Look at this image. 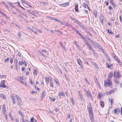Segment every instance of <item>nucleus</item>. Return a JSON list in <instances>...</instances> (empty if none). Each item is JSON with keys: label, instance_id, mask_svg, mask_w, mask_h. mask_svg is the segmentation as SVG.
<instances>
[{"label": "nucleus", "instance_id": "nucleus-1", "mask_svg": "<svg viewBox=\"0 0 122 122\" xmlns=\"http://www.w3.org/2000/svg\"><path fill=\"white\" fill-rule=\"evenodd\" d=\"M104 85L106 87L109 86L110 88H112V83L111 80L109 78L104 81Z\"/></svg>", "mask_w": 122, "mask_h": 122}, {"label": "nucleus", "instance_id": "nucleus-2", "mask_svg": "<svg viewBox=\"0 0 122 122\" xmlns=\"http://www.w3.org/2000/svg\"><path fill=\"white\" fill-rule=\"evenodd\" d=\"M114 77L118 79H119L120 77H121L120 73L118 71L117 72V73H116L115 71H114Z\"/></svg>", "mask_w": 122, "mask_h": 122}, {"label": "nucleus", "instance_id": "nucleus-3", "mask_svg": "<svg viewBox=\"0 0 122 122\" xmlns=\"http://www.w3.org/2000/svg\"><path fill=\"white\" fill-rule=\"evenodd\" d=\"M87 109L89 112H92V110L91 104L90 103L87 106Z\"/></svg>", "mask_w": 122, "mask_h": 122}, {"label": "nucleus", "instance_id": "nucleus-4", "mask_svg": "<svg viewBox=\"0 0 122 122\" xmlns=\"http://www.w3.org/2000/svg\"><path fill=\"white\" fill-rule=\"evenodd\" d=\"M86 93L87 97L88 98H90L92 100V97L91 95L90 92H88V91H86Z\"/></svg>", "mask_w": 122, "mask_h": 122}, {"label": "nucleus", "instance_id": "nucleus-5", "mask_svg": "<svg viewBox=\"0 0 122 122\" xmlns=\"http://www.w3.org/2000/svg\"><path fill=\"white\" fill-rule=\"evenodd\" d=\"M58 96L60 98H62V97H63L65 96L64 93L63 92H61L58 93Z\"/></svg>", "mask_w": 122, "mask_h": 122}, {"label": "nucleus", "instance_id": "nucleus-6", "mask_svg": "<svg viewBox=\"0 0 122 122\" xmlns=\"http://www.w3.org/2000/svg\"><path fill=\"white\" fill-rule=\"evenodd\" d=\"M120 109L118 108H116L114 110V113L116 114H118L120 112Z\"/></svg>", "mask_w": 122, "mask_h": 122}, {"label": "nucleus", "instance_id": "nucleus-7", "mask_svg": "<svg viewBox=\"0 0 122 122\" xmlns=\"http://www.w3.org/2000/svg\"><path fill=\"white\" fill-rule=\"evenodd\" d=\"M75 6V11L76 12H78L79 11L78 5L77 3H75L74 5Z\"/></svg>", "mask_w": 122, "mask_h": 122}, {"label": "nucleus", "instance_id": "nucleus-8", "mask_svg": "<svg viewBox=\"0 0 122 122\" xmlns=\"http://www.w3.org/2000/svg\"><path fill=\"white\" fill-rule=\"evenodd\" d=\"M2 106V110L3 113V114H5L6 113H5V112L6 110L5 106V104H4Z\"/></svg>", "mask_w": 122, "mask_h": 122}, {"label": "nucleus", "instance_id": "nucleus-9", "mask_svg": "<svg viewBox=\"0 0 122 122\" xmlns=\"http://www.w3.org/2000/svg\"><path fill=\"white\" fill-rule=\"evenodd\" d=\"M106 65L107 66V67L109 69H111L113 68L112 65L111 64L109 65L107 63L106 64Z\"/></svg>", "mask_w": 122, "mask_h": 122}, {"label": "nucleus", "instance_id": "nucleus-10", "mask_svg": "<svg viewBox=\"0 0 122 122\" xmlns=\"http://www.w3.org/2000/svg\"><path fill=\"white\" fill-rule=\"evenodd\" d=\"M15 97L16 98L17 101L18 102H20L21 101V98L17 95L16 94Z\"/></svg>", "mask_w": 122, "mask_h": 122}, {"label": "nucleus", "instance_id": "nucleus-11", "mask_svg": "<svg viewBox=\"0 0 122 122\" xmlns=\"http://www.w3.org/2000/svg\"><path fill=\"white\" fill-rule=\"evenodd\" d=\"M114 90L115 89H112L111 90L107 92V94L108 95H110L112 93H114L115 92Z\"/></svg>", "mask_w": 122, "mask_h": 122}, {"label": "nucleus", "instance_id": "nucleus-12", "mask_svg": "<svg viewBox=\"0 0 122 122\" xmlns=\"http://www.w3.org/2000/svg\"><path fill=\"white\" fill-rule=\"evenodd\" d=\"M112 76V72H110L108 75V79L109 78L111 80V78Z\"/></svg>", "mask_w": 122, "mask_h": 122}, {"label": "nucleus", "instance_id": "nucleus-13", "mask_svg": "<svg viewBox=\"0 0 122 122\" xmlns=\"http://www.w3.org/2000/svg\"><path fill=\"white\" fill-rule=\"evenodd\" d=\"M89 117L90 118H93V112H89Z\"/></svg>", "mask_w": 122, "mask_h": 122}, {"label": "nucleus", "instance_id": "nucleus-14", "mask_svg": "<svg viewBox=\"0 0 122 122\" xmlns=\"http://www.w3.org/2000/svg\"><path fill=\"white\" fill-rule=\"evenodd\" d=\"M7 3L9 4L12 7L14 8H16V6H14L13 5L12 3L11 2H7Z\"/></svg>", "mask_w": 122, "mask_h": 122}, {"label": "nucleus", "instance_id": "nucleus-15", "mask_svg": "<svg viewBox=\"0 0 122 122\" xmlns=\"http://www.w3.org/2000/svg\"><path fill=\"white\" fill-rule=\"evenodd\" d=\"M92 44L93 46L94 47L96 48H97V44L95 42H93Z\"/></svg>", "mask_w": 122, "mask_h": 122}, {"label": "nucleus", "instance_id": "nucleus-16", "mask_svg": "<svg viewBox=\"0 0 122 122\" xmlns=\"http://www.w3.org/2000/svg\"><path fill=\"white\" fill-rule=\"evenodd\" d=\"M11 98L12 101L13 103L14 104L15 103V97L13 96H12L11 97Z\"/></svg>", "mask_w": 122, "mask_h": 122}, {"label": "nucleus", "instance_id": "nucleus-17", "mask_svg": "<svg viewBox=\"0 0 122 122\" xmlns=\"http://www.w3.org/2000/svg\"><path fill=\"white\" fill-rule=\"evenodd\" d=\"M46 95V92L45 91H43L41 95V97L43 98Z\"/></svg>", "mask_w": 122, "mask_h": 122}, {"label": "nucleus", "instance_id": "nucleus-18", "mask_svg": "<svg viewBox=\"0 0 122 122\" xmlns=\"http://www.w3.org/2000/svg\"><path fill=\"white\" fill-rule=\"evenodd\" d=\"M79 96H80V99L81 101H83L84 100L83 97L82 96V94H79Z\"/></svg>", "mask_w": 122, "mask_h": 122}, {"label": "nucleus", "instance_id": "nucleus-19", "mask_svg": "<svg viewBox=\"0 0 122 122\" xmlns=\"http://www.w3.org/2000/svg\"><path fill=\"white\" fill-rule=\"evenodd\" d=\"M113 81L114 82L117 84H118L119 83L118 80L117 79H114Z\"/></svg>", "mask_w": 122, "mask_h": 122}, {"label": "nucleus", "instance_id": "nucleus-20", "mask_svg": "<svg viewBox=\"0 0 122 122\" xmlns=\"http://www.w3.org/2000/svg\"><path fill=\"white\" fill-rule=\"evenodd\" d=\"M100 104L102 107H104V103L103 101H101L100 102Z\"/></svg>", "mask_w": 122, "mask_h": 122}, {"label": "nucleus", "instance_id": "nucleus-21", "mask_svg": "<svg viewBox=\"0 0 122 122\" xmlns=\"http://www.w3.org/2000/svg\"><path fill=\"white\" fill-rule=\"evenodd\" d=\"M114 58V59H115V60L117 62L119 60L118 59V57H117V56H113Z\"/></svg>", "mask_w": 122, "mask_h": 122}, {"label": "nucleus", "instance_id": "nucleus-22", "mask_svg": "<svg viewBox=\"0 0 122 122\" xmlns=\"http://www.w3.org/2000/svg\"><path fill=\"white\" fill-rule=\"evenodd\" d=\"M1 14H2V15H3L5 16V17H6V18H7L8 19H9L10 18L9 17H8L7 16V15H6L5 14V13H4L3 12H1Z\"/></svg>", "mask_w": 122, "mask_h": 122}, {"label": "nucleus", "instance_id": "nucleus-23", "mask_svg": "<svg viewBox=\"0 0 122 122\" xmlns=\"http://www.w3.org/2000/svg\"><path fill=\"white\" fill-rule=\"evenodd\" d=\"M29 13L30 14L33 15L35 16L36 15L35 14V13L32 10L31 11H30V12H29Z\"/></svg>", "mask_w": 122, "mask_h": 122}, {"label": "nucleus", "instance_id": "nucleus-24", "mask_svg": "<svg viewBox=\"0 0 122 122\" xmlns=\"http://www.w3.org/2000/svg\"><path fill=\"white\" fill-rule=\"evenodd\" d=\"M83 7L86 8H88V9L89 10V8L88 6V5H87V4L85 3H84V5H83Z\"/></svg>", "mask_w": 122, "mask_h": 122}, {"label": "nucleus", "instance_id": "nucleus-25", "mask_svg": "<svg viewBox=\"0 0 122 122\" xmlns=\"http://www.w3.org/2000/svg\"><path fill=\"white\" fill-rule=\"evenodd\" d=\"M77 62L79 64L80 66L82 64V63L81 61V60L79 59H77Z\"/></svg>", "mask_w": 122, "mask_h": 122}, {"label": "nucleus", "instance_id": "nucleus-26", "mask_svg": "<svg viewBox=\"0 0 122 122\" xmlns=\"http://www.w3.org/2000/svg\"><path fill=\"white\" fill-rule=\"evenodd\" d=\"M105 55L107 60L109 61L110 60V58L108 54H105Z\"/></svg>", "mask_w": 122, "mask_h": 122}, {"label": "nucleus", "instance_id": "nucleus-27", "mask_svg": "<svg viewBox=\"0 0 122 122\" xmlns=\"http://www.w3.org/2000/svg\"><path fill=\"white\" fill-rule=\"evenodd\" d=\"M98 47L99 48L103 53H104L105 52V51L100 46L99 47L98 46Z\"/></svg>", "mask_w": 122, "mask_h": 122}, {"label": "nucleus", "instance_id": "nucleus-28", "mask_svg": "<svg viewBox=\"0 0 122 122\" xmlns=\"http://www.w3.org/2000/svg\"><path fill=\"white\" fill-rule=\"evenodd\" d=\"M29 29L30 30H31L32 32L34 33L36 35L37 34L36 32L35 31V30H34L29 28Z\"/></svg>", "mask_w": 122, "mask_h": 122}, {"label": "nucleus", "instance_id": "nucleus-29", "mask_svg": "<svg viewBox=\"0 0 122 122\" xmlns=\"http://www.w3.org/2000/svg\"><path fill=\"white\" fill-rule=\"evenodd\" d=\"M45 80L46 81V82L47 84H48L49 82V78H48L47 77H46L45 78Z\"/></svg>", "mask_w": 122, "mask_h": 122}, {"label": "nucleus", "instance_id": "nucleus-30", "mask_svg": "<svg viewBox=\"0 0 122 122\" xmlns=\"http://www.w3.org/2000/svg\"><path fill=\"white\" fill-rule=\"evenodd\" d=\"M102 94L101 93H98V96L97 97L98 98H99H99H100V99H101V97H102Z\"/></svg>", "mask_w": 122, "mask_h": 122}, {"label": "nucleus", "instance_id": "nucleus-31", "mask_svg": "<svg viewBox=\"0 0 122 122\" xmlns=\"http://www.w3.org/2000/svg\"><path fill=\"white\" fill-rule=\"evenodd\" d=\"M9 116L11 119V120L12 121H13V117L11 115V113H9Z\"/></svg>", "mask_w": 122, "mask_h": 122}, {"label": "nucleus", "instance_id": "nucleus-32", "mask_svg": "<svg viewBox=\"0 0 122 122\" xmlns=\"http://www.w3.org/2000/svg\"><path fill=\"white\" fill-rule=\"evenodd\" d=\"M69 18L71 20H74V22L75 21V20H76L72 16L70 17Z\"/></svg>", "mask_w": 122, "mask_h": 122}, {"label": "nucleus", "instance_id": "nucleus-33", "mask_svg": "<svg viewBox=\"0 0 122 122\" xmlns=\"http://www.w3.org/2000/svg\"><path fill=\"white\" fill-rule=\"evenodd\" d=\"M17 4H18V5L19 6H20V7L22 9H23V10H25V8H23V7L22 6H21L20 4V3L19 2H17Z\"/></svg>", "mask_w": 122, "mask_h": 122}, {"label": "nucleus", "instance_id": "nucleus-34", "mask_svg": "<svg viewBox=\"0 0 122 122\" xmlns=\"http://www.w3.org/2000/svg\"><path fill=\"white\" fill-rule=\"evenodd\" d=\"M110 2L112 5H114L115 3L112 0H110Z\"/></svg>", "mask_w": 122, "mask_h": 122}, {"label": "nucleus", "instance_id": "nucleus-35", "mask_svg": "<svg viewBox=\"0 0 122 122\" xmlns=\"http://www.w3.org/2000/svg\"><path fill=\"white\" fill-rule=\"evenodd\" d=\"M0 96L4 99H5L6 97L4 95L2 94H0Z\"/></svg>", "mask_w": 122, "mask_h": 122}, {"label": "nucleus", "instance_id": "nucleus-36", "mask_svg": "<svg viewBox=\"0 0 122 122\" xmlns=\"http://www.w3.org/2000/svg\"><path fill=\"white\" fill-rule=\"evenodd\" d=\"M110 100V102L111 104V105H112V104H113V99L112 98H111V99Z\"/></svg>", "mask_w": 122, "mask_h": 122}, {"label": "nucleus", "instance_id": "nucleus-37", "mask_svg": "<svg viewBox=\"0 0 122 122\" xmlns=\"http://www.w3.org/2000/svg\"><path fill=\"white\" fill-rule=\"evenodd\" d=\"M71 101L72 102V104L73 106H74V100L73 98H72L71 99Z\"/></svg>", "mask_w": 122, "mask_h": 122}, {"label": "nucleus", "instance_id": "nucleus-38", "mask_svg": "<svg viewBox=\"0 0 122 122\" xmlns=\"http://www.w3.org/2000/svg\"><path fill=\"white\" fill-rule=\"evenodd\" d=\"M94 13L95 17H97V12L95 10H94Z\"/></svg>", "mask_w": 122, "mask_h": 122}, {"label": "nucleus", "instance_id": "nucleus-39", "mask_svg": "<svg viewBox=\"0 0 122 122\" xmlns=\"http://www.w3.org/2000/svg\"><path fill=\"white\" fill-rule=\"evenodd\" d=\"M117 62L119 64L120 66H122V63L119 60Z\"/></svg>", "mask_w": 122, "mask_h": 122}, {"label": "nucleus", "instance_id": "nucleus-40", "mask_svg": "<svg viewBox=\"0 0 122 122\" xmlns=\"http://www.w3.org/2000/svg\"><path fill=\"white\" fill-rule=\"evenodd\" d=\"M6 86L5 84H2L0 85V87L5 88Z\"/></svg>", "mask_w": 122, "mask_h": 122}, {"label": "nucleus", "instance_id": "nucleus-41", "mask_svg": "<svg viewBox=\"0 0 122 122\" xmlns=\"http://www.w3.org/2000/svg\"><path fill=\"white\" fill-rule=\"evenodd\" d=\"M78 25L81 28H83L84 27V26L80 23Z\"/></svg>", "mask_w": 122, "mask_h": 122}, {"label": "nucleus", "instance_id": "nucleus-42", "mask_svg": "<svg viewBox=\"0 0 122 122\" xmlns=\"http://www.w3.org/2000/svg\"><path fill=\"white\" fill-rule=\"evenodd\" d=\"M74 22H75L78 25L80 23V22L78 20L76 19V20Z\"/></svg>", "mask_w": 122, "mask_h": 122}, {"label": "nucleus", "instance_id": "nucleus-43", "mask_svg": "<svg viewBox=\"0 0 122 122\" xmlns=\"http://www.w3.org/2000/svg\"><path fill=\"white\" fill-rule=\"evenodd\" d=\"M107 32L108 33L111 34H113V33L111 32V31H109V30L108 29L107 30Z\"/></svg>", "mask_w": 122, "mask_h": 122}, {"label": "nucleus", "instance_id": "nucleus-44", "mask_svg": "<svg viewBox=\"0 0 122 122\" xmlns=\"http://www.w3.org/2000/svg\"><path fill=\"white\" fill-rule=\"evenodd\" d=\"M87 47L89 48V49L90 50H91L92 48L91 46L90 45L88 46H87Z\"/></svg>", "mask_w": 122, "mask_h": 122}, {"label": "nucleus", "instance_id": "nucleus-45", "mask_svg": "<svg viewBox=\"0 0 122 122\" xmlns=\"http://www.w3.org/2000/svg\"><path fill=\"white\" fill-rule=\"evenodd\" d=\"M74 31L78 34L79 33V31L77 30L76 29L74 30Z\"/></svg>", "mask_w": 122, "mask_h": 122}, {"label": "nucleus", "instance_id": "nucleus-46", "mask_svg": "<svg viewBox=\"0 0 122 122\" xmlns=\"http://www.w3.org/2000/svg\"><path fill=\"white\" fill-rule=\"evenodd\" d=\"M4 6L7 9H8L9 8L8 6L6 5V4H4Z\"/></svg>", "mask_w": 122, "mask_h": 122}, {"label": "nucleus", "instance_id": "nucleus-47", "mask_svg": "<svg viewBox=\"0 0 122 122\" xmlns=\"http://www.w3.org/2000/svg\"><path fill=\"white\" fill-rule=\"evenodd\" d=\"M0 77L1 78H5L6 77V76H5L2 75H0Z\"/></svg>", "mask_w": 122, "mask_h": 122}, {"label": "nucleus", "instance_id": "nucleus-48", "mask_svg": "<svg viewBox=\"0 0 122 122\" xmlns=\"http://www.w3.org/2000/svg\"><path fill=\"white\" fill-rule=\"evenodd\" d=\"M36 72H37V71H36V69L35 70H34V71L33 72L34 74L35 75H36L37 74Z\"/></svg>", "mask_w": 122, "mask_h": 122}, {"label": "nucleus", "instance_id": "nucleus-49", "mask_svg": "<svg viewBox=\"0 0 122 122\" xmlns=\"http://www.w3.org/2000/svg\"><path fill=\"white\" fill-rule=\"evenodd\" d=\"M30 122H34V117H31L30 120Z\"/></svg>", "mask_w": 122, "mask_h": 122}, {"label": "nucleus", "instance_id": "nucleus-50", "mask_svg": "<svg viewBox=\"0 0 122 122\" xmlns=\"http://www.w3.org/2000/svg\"><path fill=\"white\" fill-rule=\"evenodd\" d=\"M9 60V58H7L5 60V62H6Z\"/></svg>", "mask_w": 122, "mask_h": 122}, {"label": "nucleus", "instance_id": "nucleus-51", "mask_svg": "<svg viewBox=\"0 0 122 122\" xmlns=\"http://www.w3.org/2000/svg\"><path fill=\"white\" fill-rule=\"evenodd\" d=\"M108 1H106L105 2V4L106 5H108Z\"/></svg>", "mask_w": 122, "mask_h": 122}, {"label": "nucleus", "instance_id": "nucleus-52", "mask_svg": "<svg viewBox=\"0 0 122 122\" xmlns=\"http://www.w3.org/2000/svg\"><path fill=\"white\" fill-rule=\"evenodd\" d=\"M59 23H61L62 24V25H64L65 24V23L64 22H62L61 21H60L59 20Z\"/></svg>", "mask_w": 122, "mask_h": 122}, {"label": "nucleus", "instance_id": "nucleus-53", "mask_svg": "<svg viewBox=\"0 0 122 122\" xmlns=\"http://www.w3.org/2000/svg\"><path fill=\"white\" fill-rule=\"evenodd\" d=\"M29 80H30V83L31 84H33V82L32 80V79H31V78H30Z\"/></svg>", "mask_w": 122, "mask_h": 122}, {"label": "nucleus", "instance_id": "nucleus-54", "mask_svg": "<svg viewBox=\"0 0 122 122\" xmlns=\"http://www.w3.org/2000/svg\"><path fill=\"white\" fill-rule=\"evenodd\" d=\"M85 41L86 42V45L87 46H88L89 45V44L88 43L86 40V41Z\"/></svg>", "mask_w": 122, "mask_h": 122}, {"label": "nucleus", "instance_id": "nucleus-55", "mask_svg": "<svg viewBox=\"0 0 122 122\" xmlns=\"http://www.w3.org/2000/svg\"><path fill=\"white\" fill-rule=\"evenodd\" d=\"M85 79L87 83L88 84H90V83L89 82V81L87 80V79L86 78H85Z\"/></svg>", "mask_w": 122, "mask_h": 122}, {"label": "nucleus", "instance_id": "nucleus-56", "mask_svg": "<svg viewBox=\"0 0 122 122\" xmlns=\"http://www.w3.org/2000/svg\"><path fill=\"white\" fill-rule=\"evenodd\" d=\"M37 93V92H36L35 91H32V92L31 93L32 94H33V93L36 94Z\"/></svg>", "mask_w": 122, "mask_h": 122}, {"label": "nucleus", "instance_id": "nucleus-57", "mask_svg": "<svg viewBox=\"0 0 122 122\" xmlns=\"http://www.w3.org/2000/svg\"><path fill=\"white\" fill-rule=\"evenodd\" d=\"M18 35L19 37H20L21 35V34L20 32H18Z\"/></svg>", "mask_w": 122, "mask_h": 122}, {"label": "nucleus", "instance_id": "nucleus-58", "mask_svg": "<svg viewBox=\"0 0 122 122\" xmlns=\"http://www.w3.org/2000/svg\"><path fill=\"white\" fill-rule=\"evenodd\" d=\"M19 113L21 115L22 117H23V114L22 113L21 111H20L19 112Z\"/></svg>", "mask_w": 122, "mask_h": 122}, {"label": "nucleus", "instance_id": "nucleus-59", "mask_svg": "<svg viewBox=\"0 0 122 122\" xmlns=\"http://www.w3.org/2000/svg\"><path fill=\"white\" fill-rule=\"evenodd\" d=\"M43 52H45L46 53H47V51L46 50H42Z\"/></svg>", "mask_w": 122, "mask_h": 122}, {"label": "nucleus", "instance_id": "nucleus-60", "mask_svg": "<svg viewBox=\"0 0 122 122\" xmlns=\"http://www.w3.org/2000/svg\"><path fill=\"white\" fill-rule=\"evenodd\" d=\"M5 114V118L6 119V120L7 121H8V119H7V115H6V113Z\"/></svg>", "mask_w": 122, "mask_h": 122}, {"label": "nucleus", "instance_id": "nucleus-61", "mask_svg": "<svg viewBox=\"0 0 122 122\" xmlns=\"http://www.w3.org/2000/svg\"><path fill=\"white\" fill-rule=\"evenodd\" d=\"M10 63L11 64L13 62V60L12 58H11L10 59Z\"/></svg>", "mask_w": 122, "mask_h": 122}, {"label": "nucleus", "instance_id": "nucleus-62", "mask_svg": "<svg viewBox=\"0 0 122 122\" xmlns=\"http://www.w3.org/2000/svg\"><path fill=\"white\" fill-rule=\"evenodd\" d=\"M21 14L22 15H23L25 16L26 17L27 16L26 15V14L24 13H21Z\"/></svg>", "mask_w": 122, "mask_h": 122}, {"label": "nucleus", "instance_id": "nucleus-63", "mask_svg": "<svg viewBox=\"0 0 122 122\" xmlns=\"http://www.w3.org/2000/svg\"><path fill=\"white\" fill-rule=\"evenodd\" d=\"M73 43L75 45H76V46H77V42L75 41H74V42H73Z\"/></svg>", "mask_w": 122, "mask_h": 122}, {"label": "nucleus", "instance_id": "nucleus-64", "mask_svg": "<svg viewBox=\"0 0 122 122\" xmlns=\"http://www.w3.org/2000/svg\"><path fill=\"white\" fill-rule=\"evenodd\" d=\"M19 64L21 66L22 64V62L21 61H20L19 62Z\"/></svg>", "mask_w": 122, "mask_h": 122}]
</instances>
